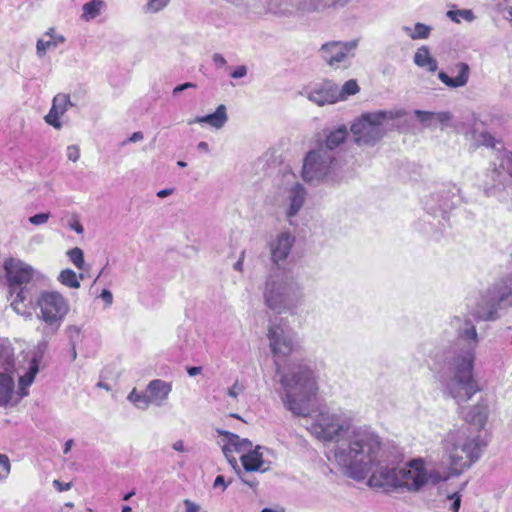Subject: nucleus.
<instances>
[{
	"mask_svg": "<svg viewBox=\"0 0 512 512\" xmlns=\"http://www.w3.org/2000/svg\"><path fill=\"white\" fill-rule=\"evenodd\" d=\"M307 430L317 440L334 443L327 454L347 476L364 479L378 464L382 442L366 426L356 427L343 412L323 410L309 417Z\"/></svg>",
	"mask_w": 512,
	"mask_h": 512,
	"instance_id": "1",
	"label": "nucleus"
},
{
	"mask_svg": "<svg viewBox=\"0 0 512 512\" xmlns=\"http://www.w3.org/2000/svg\"><path fill=\"white\" fill-rule=\"evenodd\" d=\"M460 318H455L453 324L458 326ZM460 339L471 340L467 346L454 352L448 362L445 378L442 381L443 393L462 404L470 400L480 389L477 380L474 378L475 349L478 342V335L475 326L465 321L464 327H457Z\"/></svg>",
	"mask_w": 512,
	"mask_h": 512,
	"instance_id": "2",
	"label": "nucleus"
},
{
	"mask_svg": "<svg viewBox=\"0 0 512 512\" xmlns=\"http://www.w3.org/2000/svg\"><path fill=\"white\" fill-rule=\"evenodd\" d=\"M280 383L285 390L287 409L294 415L307 417L310 402L318 390L314 372L306 365L292 364L281 376Z\"/></svg>",
	"mask_w": 512,
	"mask_h": 512,
	"instance_id": "3",
	"label": "nucleus"
},
{
	"mask_svg": "<svg viewBox=\"0 0 512 512\" xmlns=\"http://www.w3.org/2000/svg\"><path fill=\"white\" fill-rule=\"evenodd\" d=\"M482 447L478 432L470 426L450 431L443 440L444 455L450 462V468L442 471L449 472L450 477L460 474L480 458Z\"/></svg>",
	"mask_w": 512,
	"mask_h": 512,
	"instance_id": "4",
	"label": "nucleus"
},
{
	"mask_svg": "<svg viewBox=\"0 0 512 512\" xmlns=\"http://www.w3.org/2000/svg\"><path fill=\"white\" fill-rule=\"evenodd\" d=\"M263 298L268 308L283 313L298 306L303 292L293 277L284 274L271 275L265 282Z\"/></svg>",
	"mask_w": 512,
	"mask_h": 512,
	"instance_id": "5",
	"label": "nucleus"
},
{
	"mask_svg": "<svg viewBox=\"0 0 512 512\" xmlns=\"http://www.w3.org/2000/svg\"><path fill=\"white\" fill-rule=\"evenodd\" d=\"M45 345H39L38 350L30 353H21L15 359L14 349L7 341L0 342V371L10 373L26 370L25 374L19 378L20 397L28 394L27 387L30 386L36 374L39 371V363L42 359Z\"/></svg>",
	"mask_w": 512,
	"mask_h": 512,
	"instance_id": "6",
	"label": "nucleus"
},
{
	"mask_svg": "<svg viewBox=\"0 0 512 512\" xmlns=\"http://www.w3.org/2000/svg\"><path fill=\"white\" fill-rule=\"evenodd\" d=\"M404 115L401 110H379L365 113L351 126V132L357 145H374L385 134L389 121Z\"/></svg>",
	"mask_w": 512,
	"mask_h": 512,
	"instance_id": "7",
	"label": "nucleus"
},
{
	"mask_svg": "<svg viewBox=\"0 0 512 512\" xmlns=\"http://www.w3.org/2000/svg\"><path fill=\"white\" fill-rule=\"evenodd\" d=\"M398 488L410 492L419 491L424 485H436L450 478V473L440 469L427 471L422 459H414L403 467H398Z\"/></svg>",
	"mask_w": 512,
	"mask_h": 512,
	"instance_id": "8",
	"label": "nucleus"
},
{
	"mask_svg": "<svg viewBox=\"0 0 512 512\" xmlns=\"http://www.w3.org/2000/svg\"><path fill=\"white\" fill-rule=\"evenodd\" d=\"M337 158L321 147L310 149L303 159L302 178L305 182L319 184L335 177Z\"/></svg>",
	"mask_w": 512,
	"mask_h": 512,
	"instance_id": "9",
	"label": "nucleus"
},
{
	"mask_svg": "<svg viewBox=\"0 0 512 512\" xmlns=\"http://www.w3.org/2000/svg\"><path fill=\"white\" fill-rule=\"evenodd\" d=\"M37 317L56 332L69 311L68 301L57 291H43L37 298Z\"/></svg>",
	"mask_w": 512,
	"mask_h": 512,
	"instance_id": "10",
	"label": "nucleus"
},
{
	"mask_svg": "<svg viewBox=\"0 0 512 512\" xmlns=\"http://www.w3.org/2000/svg\"><path fill=\"white\" fill-rule=\"evenodd\" d=\"M269 347L275 357H287L297 347V334L286 321L272 323L268 328Z\"/></svg>",
	"mask_w": 512,
	"mask_h": 512,
	"instance_id": "11",
	"label": "nucleus"
},
{
	"mask_svg": "<svg viewBox=\"0 0 512 512\" xmlns=\"http://www.w3.org/2000/svg\"><path fill=\"white\" fill-rule=\"evenodd\" d=\"M357 47V39L348 42L331 41L321 46L320 54L329 66L337 68L354 56Z\"/></svg>",
	"mask_w": 512,
	"mask_h": 512,
	"instance_id": "12",
	"label": "nucleus"
},
{
	"mask_svg": "<svg viewBox=\"0 0 512 512\" xmlns=\"http://www.w3.org/2000/svg\"><path fill=\"white\" fill-rule=\"evenodd\" d=\"M338 5V0H280L277 7H270L274 12L291 14L294 11L303 13L322 12Z\"/></svg>",
	"mask_w": 512,
	"mask_h": 512,
	"instance_id": "13",
	"label": "nucleus"
},
{
	"mask_svg": "<svg viewBox=\"0 0 512 512\" xmlns=\"http://www.w3.org/2000/svg\"><path fill=\"white\" fill-rule=\"evenodd\" d=\"M5 270L9 288L26 286L33 277V269L19 260L6 261Z\"/></svg>",
	"mask_w": 512,
	"mask_h": 512,
	"instance_id": "14",
	"label": "nucleus"
},
{
	"mask_svg": "<svg viewBox=\"0 0 512 512\" xmlns=\"http://www.w3.org/2000/svg\"><path fill=\"white\" fill-rule=\"evenodd\" d=\"M348 136V130L345 126H340L333 130H324L315 136V146L321 147L325 152L336 156V149L344 143Z\"/></svg>",
	"mask_w": 512,
	"mask_h": 512,
	"instance_id": "15",
	"label": "nucleus"
},
{
	"mask_svg": "<svg viewBox=\"0 0 512 512\" xmlns=\"http://www.w3.org/2000/svg\"><path fill=\"white\" fill-rule=\"evenodd\" d=\"M307 98L319 106L334 104L339 101L337 84L326 80L307 91Z\"/></svg>",
	"mask_w": 512,
	"mask_h": 512,
	"instance_id": "16",
	"label": "nucleus"
},
{
	"mask_svg": "<svg viewBox=\"0 0 512 512\" xmlns=\"http://www.w3.org/2000/svg\"><path fill=\"white\" fill-rule=\"evenodd\" d=\"M398 467L397 468H381L373 471L368 479V485L373 488H381L385 491L397 489L398 482Z\"/></svg>",
	"mask_w": 512,
	"mask_h": 512,
	"instance_id": "17",
	"label": "nucleus"
},
{
	"mask_svg": "<svg viewBox=\"0 0 512 512\" xmlns=\"http://www.w3.org/2000/svg\"><path fill=\"white\" fill-rule=\"evenodd\" d=\"M69 106H73L69 95L59 93L54 96L50 111L44 117L45 122L55 129H60L62 127L60 118L67 112Z\"/></svg>",
	"mask_w": 512,
	"mask_h": 512,
	"instance_id": "18",
	"label": "nucleus"
},
{
	"mask_svg": "<svg viewBox=\"0 0 512 512\" xmlns=\"http://www.w3.org/2000/svg\"><path fill=\"white\" fill-rule=\"evenodd\" d=\"M294 237L289 232H283L277 236V238L270 243L272 261L276 264L284 261L293 246Z\"/></svg>",
	"mask_w": 512,
	"mask_h": 512,
	"instance_id": "19",
	"label": "nucleus"
},
{
	"mask_svg": "<svg viewBox=\"0 0 512 512\" xmlns=\"http://www.w3.org/2000/svg\"><path fill=\"white\" fill-rule=\"evenodd\" d=\"M172 391V384L161 379H155L148 383L146 392L149 394L153 405L163 406Z\"/></svg>",
	"mask_w": 512,
	"mask_h": 512,
	"instance_id": "20",
	"label": "nucleus"
},
{
	"mask_svg": "<svg viewBox=\"0 0 512 512\" xmlns=\"http://www.w3.org/2000/svg\"><path fill=\"white\" fill-rule=\"evenodd\" d=\"M454 71L457 72L456 77H450L447 73L440 71L438 73V79L449 88H460L464 87L470 77V67L465 62H458L454 66Z\"/></svg>",
	"mask_w": 512,
	"mask_h": 512,
	"instance_id": "21",
	"label": "nucleus"
},
{
	"mask_svg": "<svg viewBox=\"0 0 512 512\" xmlns=\"http://www.w3.org/2000/svg\"><path fill=\"white\" fill-rule=\"evenodd\" d=\"M227 120L228 116L226 112V106L221 104L216 108L214 113L205 116H197L195 119L189 120L188 124L192 125L193 123H206L215 129H221Z\"/></svg>",
	"mask_w": 512,
	"mask_h": 512,
	"instance_id": "22",
	"label": "nucleus"
},
{
	"mask_svg": "<svg viewBox=\"0 0 512 512\" xmlns=\"http://www.w3.org/2000/svg\"><path fill=\"white\" fill-rule=\"evenodd\" d=\"M306 197V190L301 184H295L288 192L289 206L286 211L288 218H292L298 214L302 208Z\"/></svg>",
	"mask_w": 512,
	"mask_h": 512,
	"instance_id": "23",
	"label": "nucleus"
},
{
	"mask_svg": "<svg viewBox=\"0 0 512 512\" xmlns=\"http://www.w3.org/2000/svg\"><path fill=\"white\" fill-rule=\"evenodd\" d=\"M14 392V377L10 373L0 371V407H6L11 403Z\"/></svg>",
	"mask_w": 512,
	"mask_h": 512,
	"instance_id": "24",
	"label": "nucleus"
},
{
	"mask_svg": "<svg viewBox=\"0 0 512 512\" xmlns=\"http://www.w3.org/2000/svg\"><path fill=\"white\" fill-rule=\"evenodd\" d=\"M9 294L11 297H13L11 302V307L13 310L19 315L30 316L31 314L27 311V306L25 305V301L27 300L29 294L27 287H10Z\"/></svg>",
	"mask_w": 512,
	"mask_h": 512,
	"instance_id": "25",
	"label": "nucleus"
},
{
	"mask_svg": "<svg viewBox=\"0 0 512 512\" xmlns=\"http://www.w3.org/2000/svg\"><path fill=\"white\" fill-rule=\"evenodd\" d=\"M413 61L418 67L424 68L432 73L438 69V63L436 59L432 57L429 48L425 45L419 47L416 50Z\"/></svg>",
	"mask_w": 512,
	"mask_h": 512,
	"instance_id": "26",
	"label": "nucleus"
},
{
	"mask_svg": "<svg viewBox=\"0 0 512 512\" xmlns=\"http://www.w3.org/2000/svg\"><path fill=\"white\" fill-rule=\"evenodd\" d=\"M415 116L425 127H430L435 122L447 123L451 120L452 115L450 112H430L423 110H415Z\"/></svg>",
	"mask_w": 512,
	"mask_h": 512,
	"instance_id": "27",
	"label": "nucleus"
},
{
	"mask_svg": "<svg viewBox=\"0 0 512 512\" xmlns=\"http://www.w3.org/2000/svg\"><path fill=\"white\" fill-rule=\"evenodd\" d=\"M260 447H256L254 450H249L247 453H244L241 456V462L245 472H253V471H265L262 469L264 461L262 459V454L259 452Z\"/></svg>",
	"mask_w": 512,
	"mask_h": 512,
	"instance_id": "28",
	"label": "nucleus"
},
{
	"mask_svg": "<svg viewBox=\"0 0 512 512\" xmlns=\"http://www.w3.org/2000/svg\"><path fill=\"white\" fill-rule=\"evenodd\" d=\"M45 36H48V40H44L43 38L39 39L36 44L37 54L41 57L43 56L48 49L56 48L59 45L65 42V38L62 35L55 34L54 28H50Z\"/></svg>",
	"mask_w": 512,
	"mask_h": 512,
	"instance_id": "29",
	"label": "nucleus"
},
{
	"mask_svg": "<svg viewBox=\"0 0 512 512\" xmlns=\"http://www.w3.org/2000/svg\"><path fill=\"white\" fill-rule=\"evenodd\" d=\"M473 139H474V141L476 143V146L483 145V146L490 147V148L494 149L495 150V157L500 159L501 162H503L504 153H509L508 151H501V150L497 149L496 148L497 141L488 132H484V131L483 132H477V131H474L473 132ZM500 167L503 169L502 163H500Z\"/></svg>",
	"mask_w": 512,
	"mask_h": 512,
	"instance_id": "30",
	"label": "nucleus"
},
{
	"mask_svg": "<svg viewBox=\"0 0 512 512\" xmlns=\"http://www.w3.org/2000/svg\"><path fill=\"white\" fill-rule=\"evenodd\" d=\"M402 31L412 40H424L430 37L432 27L417 22L413 28L407 25L402 26Z\"/></svg>",
	"mask_w": 512,
	"mask_h": 512,
	"instance_id": "31",
	"label": "nucleus"
},
{
	"mask_svg": "<svg viewBox=\"0 0 512 512\" xmlns=\"http://www.w3.org/2000/svg\"><path fill=\"white\" fill-rule=\"evenodd\" d=\"M217 432L218 434L225 436L227 438V442L238 453L248 452L252 448V443L248 439L240 438L238 435L224 430H217Z\"/></svg>",
	"mask_w": 512,
	"mask_h": 512,
	"instance_id": "32",
	"label": "nucleus"
},
{
	"mask_svg": "<svg viewBox=\"0 0 512 512\" xmlns=\"http://www.w3.org/2000/svg\"><path fill=\"white\" fill-rule=\"evenodd\" d=\"M487 413L484 406L476 405L470 409V411L466 414V421L472 423L478 428L483 427L486 422Z\"/></svg>",
	"mask_w": 512,
	"mask_h": 512,
	"instance_id": "33",
	"label": "nucleus"
},
{
	"mask_svg": "<svg viewBox=\"0 0 512 512\" xmlns=\"http://www.w3.org/2000/svg\"><path fill=\"white\" fill-rule=\"evenodd\" d=\"M103 6L104 2L102 0H91L88 3H85L82 7V19L85 21L95 19L100 14Z\"/></svg>",
	"mask_w": 512,
	"mask_h": 512,
	"instance_id": "34",
	"label": "nucleus"
},
{
	"mask_svg": "<svg viewBox=\"0 0 512 512\" xmlns=\"http://www.w3.org/2000/svg\"><path fill=\"white\" fill-rule=\"evenodd\" d=\"M58 281L69 288L78 289L80 287L78 276L72 269L62 270L58 276Z\"/></svg>",
	"mask_w": 512,
	"mask_h": 512,
	"instance_id": "35",
	"label": "nucleus"
},
{
	"mask_svg": "<svg viewBox=\"0 0 512 512\" xmlns=\"http://www.w3.org/2000/svg\"><path fill=\"white\" fill-rule=\"evenodd\" d=\"M359 91V86L356 80L351 79L344 83V85L339 88L337 86V92L339 94V101L346 100L349 96L355 95Z\"/></svg>",
	"mask_w": 512,
	"mask_h": 512,
	"instance_id": "36",
	"label": "nucleus"
},
{
	"mask_svg": "<svg viewBox=\"0 0 512 512\" xmlns=\"http://www.w3.org/2000/svg\"><path fill=\"white\" fill-rule=\"evenodd\" d=\"M447 17L456 23H460L461 19L468 22H471L475 19L473 12L469 9L449 10L447 12Z\"/></svg>",
	"mask_w": 512,
	"mask_h": 512,
	"instance_id": "37",
	"label": "nucleus"
},
{
	"mask_svg": "<svg viewBox=\"0 0 512 512\" xmlns=\"http://www.w3.org/2000/svg\"><path fill=\"white\" fill-rule=\"evenodd\" d=\"M171 0H147L143 10L147 14H154L162 11L168 6Z\"/></svg>",
	"mask_w": 512,
	"mask_h": 512,
	"instance_id": "38",
	"label": "nucleus"
},
{
	"mask_svg": "<svg viewBox=\"0 0 512 512\" xmlns=\"http://www.w3.org/2000/svg\"><path fill=\"white\" fill-rule=\"evenodd\" d=\"M67 256L69 260L78 268H84V253L83 250L79 247H74L67 252Z\"/></svg>",
	"mask_w": 512,
	"mask_h": 512,
	"instance_id": "39",
	"label": "nucleus"
},
{
	"mask_svg": "<svg viewBox=\"0 0 512 512\" xmlns=\"http://www.w3.org/2000/svg\"><path fill=\"white\" fill-rule=\"evenodd\" d=\"M10 470L11 463L8 456L5 454H0V482L9 476Z\"/></svg>",
	"mask_w": 512,
	"mask_h": 512,
	"instance_id": "40",
	"label": "nucleus"
},
{
	"mask_svg": "<svg viewBox=\"0 0 512 512\" xmlns=\"http://www.w3.org/2000/svg\"><path fill=\"white\" fill-rule=\"evenodd\" d=\"M222 451H223V454L225 455L226 459L230 463V465L235 470L239 469L238 465H237V460L233 456V453L236 452V451L234 450V448L228 442L222 447Z\"/></svg>",
	"mask_w": 512,
	"mask_h": 512,
	"instance_id": "41",
	"label": "nucleus"
},
{
	"mask_svg": "<svg viewBox=\"0 0 512 512\" xmlns=\"http://www.w3.org/2000/svg\"><path fill=\"white\" fill-rule=\"evenodd\" d=\"M236 472H237L242 483H244L245 485H247L253 489H255L257 487L258 482L256 481L255 478L249 477L247 475L248 472H242L240 469H237Z\"/></svg>",
	"mask_w": 512,
	"mask_h": 512,
	"instance_id": "42",
	"label": "nucleus"
},
{
	"mask_svg": "<svg viewBox=\"0 0 512 512\" xmlns=\"http://www.w3.org/2000/svg\"><path fill=\"white\" fill-rule=\"evenodd\" d=\"M244 389V385L236 380L234 384L228 389L227 394L231 398L236 399L240 394L243 393Z\"/></svg>",
	"mask_w": 512,
	"mask_h": 512,
	"instance_id": "43",
	"label": "nucleus"
},
{
	"mask_svg": "<svg viewBox=\"0 0 512 512\" xmlns=\"http://www.w3.org/2000/svg\"><path fill=\"white\" fill-rule=\"evenodd\" d=\"M50 216V213H39L29 217L28 220L31 224L38 226L47 223Z\"/></svg>",
	"mask_w": 512,
	"mask_h": 512,
	"instance_id": "44",
	"label": "nucleus"
},
{
	"mask_svg": "<svg viewBox=\"0 0 512 512\" xmlns=\"http://www.w3.org/2000/svg\"><path fill=\"white\" fill-rule=\"evenodd\" d=\"M150 405H153L150 401L149 394L143 393L134 406L140 410H147Z\"/></svg>",
	"mask_w": 512,
	"mask_h": 512,
	"instance_id": "45",
	"label": "nucleus"
},
{
	"mask_svg": "<svg viewBox=\"0 0 512 512\" xmlns=\"http://www.w3.org/2000/svg\"><path fill=\"white\" fill-rule=\"evenodd\" d=\"M502 303H504L506 306L512 305V295L511 291L508 289L503 290L498 297V307H501Z\"/></svg>",
	"mask_w": 512,
	"mask_h": 512,
	"instance_id": "46",
	"label": "nucleus"
},
{
	"mask_svg": "<svg viewBox=\"0 0 512 512\" xmlns=\"http://www.w3.org/2000/svg\"><path fill=\"white\" fill-rule=\"evenodd\" d=\"M67 158L72 161L76 162L80 158V149L76 145H71L67 147Z\"/></svg>",
	"mask_w": 512,
	"mask_h": 512,
	"instance_id": "47",
	"label": "nucleus"
},
{
	"mask_svg": "<svg viewBox=\"0 0 512 512\" xmlns=\"http://www.w3.org/2000/svg\"><path fill=\"white\" fill-rule=\"evenodd\" d=\"M502 166L503 170L512 176V153H504Z\"/></svg>",
	"mask_w": 512,
	"mask_h": 512,
	"instance_id": "48",
	"label": "nucleus"
},
{
	"mask_svg": "<svg viewBox=\"0 0 512 512\" xmlns=\"http://www.w3.org/2000/svg\"><path fill=\"white\" fill-rule=\"evenodd\" d=\"M67 333L70 338L71 344H75V341L80 337V328L77 326H69L67 328Z\"/></svg>",
	"mask_w": 512,
	"mask_h": 512,
	"instance_id": "49",
	"label": "nucleus"
},
{
	"mask_svg": "<svg viewBox=\"0 0 512 512\" xmlns=\"http://www.w3.org/2000/svg\"><path fill=\"white\" fill-rule=\"evenodd\" d=\"M449 499L453 501L450 510L452 512H459V508L461 505V496L458 493H454L453 495L449 496Z\"/></svg>",
	"mask_w": 512,
	"mask_h": 512,
	"instance_id": "50",
	"label": "nucleus"
},
{
	"mask_svg": "<svg viewBox=\"0 0 512 512\" xmlns=\"http://www.w3.org/2000/svg\"><path fill=\"white\" fill-rule=\"evenodd\" d=\"M247 75V67L245 65L238 66L232 73L231 77L234 79L243 78Z\"/></svg>",
	"mask_w": 512,
	"mask_h": 512,
	"instance_id": "51",
	"label": "nucleus"
},
{
	"mask_svg": "<svg viewBox=\"0 0 512 512\" xmlns=\"http://www.w3.org/2000/svg\"><path fill=\"white\" fill-rule=\"evenodd\" d=\"M196 87V84L195 83H192V82H186V83H183L181 85H178L176 86L173 91H172V94L173 96H177L179 93H181L182 91L186 90V89H189V88H195Z\"/></svg>",
	"mask_w": 512,
	"mask_h": 512,
	"instance_id": "52",
	"label": "nucleus"
},
{
	"mask_svg": "<svg viewBox=\"0 0 512 512\" xmlns=\"http://www.w3.org/2000/svg\"><path fill=\"white\" fill-rule=\"evenodd\" d=\"M69 227H70V229L75 231L77 234H83V232H84L83 225L79 222L77 217H75V220L73 222L69 223Z\"/></svg>",
	"mask_w": 512,
	"mask_h": 512,
	"instance_id": "53",
	"label": "nucleus"
},
{
	"mask_svg": "<svg viewBox=\"0 0 512 512\" xmlns=\"http://www.w3.org/2000/svg\"><path fill=\"white\" fill-rule=\"evenodd\" d=\"M231 481H229L228 483H226L224 477L222 475H218L215 480H214V483H213V486L215 488L217 487H222V490H225L228 486V484H230Z\"/></svg>",
	"mask_w": 512,
	"mask_h": 512,
	"instance_id": "54",
	"label": "nucleus"
},
{
	"mask_svg": "<svg viewBox=\"0 0 512 512\" xmlns=\"http://www.w3.org/2000/svg\"><path fill=\"white\" fill-rule=\"evenodd\" d=\"M53 485L59 492L68 491L72 486L71 483H63L59 480H54Z\"/></svg>",
	"mask_w": 512,
	"mask_h": 512,
	"instance_id": "55",
	"label": "nucleus"
},
{
	"mask_svg": "<svg viewBox=\"0 0 512 512\" xmlns=\"http://www.w3.org/2000/svg\"><path fill=\"white\" fill-rule=\"evenodd\" d=\"M143 393H139L136 388L128 394L127 399L134 405Z\"/></svg>",
	"mask_w": 512,
	"mask_h": 512,
	"instance_id": "56",
	"label": "nucleus"
},
{
	"mask_svg": "<svg viewBox=\"0 0 512 512\" xmlns=\"http://www.w3.org/2000/svg\"><path fill=\"white\" fill-rule=\"evenodd\" d=\"M100 297L106 302L107 305H111L112 302H113V295L112 293L107 290V289H104L100 295Z\"/></svg>",
	"mask_w": 512,
	"mask_h": 512,
	"instance_id": "57",
	"label": "nucleus"
},
{
	"mask_svg": "<svg viewBox=\"0 0 512 512\" xmlns=\"http://www.w3.org/2000/svg\"><path fill=\"white\" fill-rule=\"evenodd\" d=\"M213 62L218 66V67H221V66H224L226 64V60L225 58L219 54V53H215L213 55Z\"/></svg>",
	"mask_w": 512,
	"mask_h": 512,
	"instance_id": "58",
	"label": "nucleus"
},
{
	"mask_svg": "<svg viewBox=\"0 0 512 512\" xmlns=\"http://www.w3.org/2000/svg\"><path fill=\"white\" fill-rule=\"evenodd\" d=\"M245 257V251H242L239 257V260L234 264V269L236 271L242 272L243 271V261Z\"/></svg>",
	"mask_w": 512,
	"mask_h": 512,
	"instance_id": "59",
	"label": "nucleus"
},
{
	"mask_svg": "<svg viewBox=\"0 0 512 512\" xmlns=\"http://www.w3.org/2000/svg\"><path fill=\"white\" fill-rule=\"evenodd\" d=\"M500 176H501V172L498 170V168L496 166H494V168L492 170V175H491L492 182H493L491 186H495L496 182H500Z\"/></svg>",
	"mask_w": 512,
	"mask_h": 512,
	"instance_id": "60",
	"label": "nucleus"
},
{
	"mask_svg": "<svg viewBox=\"0 0 512 512\" xmlns=\"http://www.w3.org/2000/svg\"><path fill=\"white\" fill-rule=\"evenodd\" d=\"M497 310L498 307L493 306L491 310L487 313V315L483 316L485 320H495L497 318Z\"/></svg>",
	"mask_w": 512,
	"mask_h": 512,
	"instance_id": "61",
	"label": "nucleus"
},
{
	"mask_svg": "<svg viewBox=\"0 0 512 512\" xmlns=\"http://www.w3.org/2000/svg\"><path fill=\"white\" fill-rule=\"evenodd\" d=\"M143 133L140 132V131H137V132H134L132 133V135L129 137L128 141L129 142H138V141H141L143 139Z\"/></svg>",
	"mask_w": 512,
	"mask_h": 512,
	"instance_id": "62",
	"label": "nucleus"
},
{
	"mask_svg": "<svg viewBox=\"0 0 512 512\" xmlns=\"http://www.w3.org/2000/svg\"><path fill=\"white\" fill-rule=\"evenodd\" d=\"M201 371H202V368L201 367H196V366L189 367L187 369V373L189 374V376H192V377L200 374Z\"/></svg>",
	"mask_w": 512,
	"mask_h": 512,
	"instance_id": "63",
	"label": "nucleus"
},
{
	"mask_svg": "<svg viewBox=\"0 0 512 512\" xmlns=\"http://www.w3.org/2000/svg\"><path fill=\"white\" fill-rule=\"evenodd\" d=\"M172 448L175 451L184 452V443H183V441L182 440H178V441L174 442Z\"/></svg>",
	"mask_w": 512,
	"mask_h": 512,
	"instance_id": "64",
	"label": "nucleus"
}]
</instances>
